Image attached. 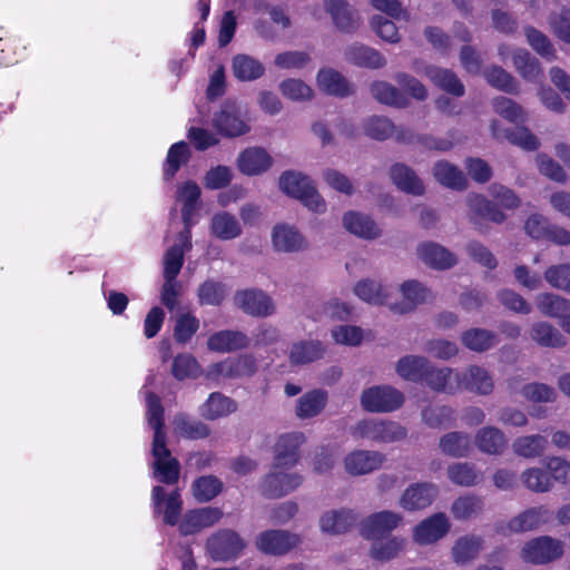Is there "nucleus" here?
<instances>
[{
  "label": "nucleus",
  "instance_id": "obj_1",
  "mask_svg": "<svg viewBox=\"0 0 570 570\" xmlns=\"http://www.w3.org/2000/svg\"><path fill=\"white\" fill-rule=\"evenodd\" d=\"M154 377L149 376L141 390L146 402V419L154 429L153 455L155 458L154 466L157 478L164 483H176L179 478V463L171 458L170 451L166 446V434L164 426V407L160 397L149 391L147 386L151 384Z\"/></svg>",
  "mask_w": 570,
  "mask_h": 570
},
{
  "label": "nucleus",
  "instance_id": "obj_2",
  "mask_svg": "<svg viewBox=\"0 0 570 570\" xmlns=\"http://www.w3.org/2000/svg\"><path fill=\"white\" fill-rule=\"evenodd\" d=\"M493 200H489L481 194L471 193L466 196V205L471 210V223L479 226L482 220L502 224L507 215L499 208L512 210L520 206L519 196L511 189L500 184H492L489 188Z\"/></svg>",
  "mask_w": 570,
  "mask_h": 570
},
{
  "label": "nucleus",
  "instance_id": "obj_3",
  "mask_svg": "<svg viewBox=\"0 0 570 570\" xmlns=\"http://www.w3.org/2000/svg\"><path fill=\"white\" fill-rule=\"evenodd\" d=\"M397 374L412 382H424L436 391H452V371L435 367L428 358H400Z\"/></svg>",
  "mask_w": 570,
  "mask_h": 570
},
{
  "label": "nucleus",
  "instance_id": "obj_4",
  "mask_svg": "<svg viewBox=\"0 0 570 570\" xmlns=\"http://www.w3.org/2000/svg\"><path fill=\"white\" fill-rule=\"evenodd\" d=\"M278 185L284 194L298 199L311 212L322 214L326 210L324 198L308 176L295 170H285L279 176Z\"/></svg>",
  "mask_w": 570,
  "mask_h": 570
},
{
  "label": "nucleus",
  "instance_id": "obj_5",
  "mask_svg": "<svg viewBox=\"0 0 570 570\" xmlns=\"http://www.w3.org/2000/svg\"><path fill=\"white\" fill-rule=\"evenodd\" d=\"M213 127L226 138H237L250 131V125L242 107L234 100H225L214 114Z\"/></svg>",
  "mask_w": 570,
  "mask_h": 570
},
{
  "label": "nucleus",
  "instance_id": "obj_6",
  "mask_svg": "<svg viewBox=\"0 0 570 570\" xmlns=\"http://www.w3.org/2000/svg\"><path fill=\"white\" fill-rule=\"evenodd\" d=\"M355 439H367L379 443L397 442L407 435L406 429L394 421L368 419L357 422L352 428Z\"/></svg>",
  "mask_w": 570,
  "mask_h": 570
},
{
  "label": "nucleus",
  "instance_id": "obj_7",
  "mask_svg": "<svg viewBox=\"0 0 570 570\" xmlns=\"http://www.w3.org/2000/svg\"><path fill=\"white\" fill-rule=\"evenodd\" d=\"M404 401V394L391 385L372 386L361 394V405L371 413L396 411L403 405Z\"/></svg>",
  "mask_w": 570,
  "mask_h": 570
},
{
  "label": "nucleus",
  "instance_id": "obj_8",
  "mask_svg": "<svg viewBox=\"0 0 570 570\" xmlns=\"http://www.w3.org/2000/svg\"><path fill=\"white\" fill-rule=\"evenodd\" d=\"M563 554V542L549 535H542L528 541L522 550L523 561L533 564L552 562Z\"/></svg>",
  "mask_w": 570,
  "mask_h": 570
},
{
  "label": "nucleus",
  "instance_id": "obj_9",
  "mask_svg": "<svg viewBox=\"0 0 570 570\" xmlns=\"http://www.w3.org/2000/svg\"><path fill=\"white\" fill-rule=\"evenodd\" d=\"M289 469L273 464L272 471L262 482V492L269 498H281L296 490L303 483V476L297 472L287 471Z\"/></svg>",
  "mask_w": 570,
  "mask_h": 570
},
{
  "label": "nucleus",
  "instance_id": "obj_10",
  "mask_svg": "<svg viewBox=\"0 0 570 570\" xmlns=\"http://www.w3.org/2000/svg\"><path fill=\"white\" fill-rule=\"evenodd\" d=\"M298 534L286 530H266L256 538V548L269 556H284L301 544Z\"/></svg>",
  "mask_w": 570,
  "mask_h": 570
},
{
  "label": "nucleus",
  "instance_id": "obj_11",
  "mask_svg": "<svg viewBox=\"0 0 570 570\" xmlns=\"http://www.w3.org/2000/svg\"><path fill=\"white\" fill-rule=\"evenodd\" d=\"M386 455L380 451L353 450L343 459L344 471L351 476L373 473L383 466Z\"/></svg>",
  "mask_w": 570,
  "mask_h": 570
},
{
  "label": "nucleus",
  "instance_id": "obj_12",
  "mask_svg": "<svg viewBox=\"0 0 570 570\" xmlns=\"http://www.w3.org/2000/svg\"><path fill=\"white\" fill-rule=\"evenodd\" d=\"M453 393L456 390H466L480 395H488L492 392L494 383L491 375L482 367L470 366L462 373H452Z\"/></svg>",
  "mask_w": 570,
  "mask_h": 570
},
{
  "label": "nucleus",
  "instance_id": "obj_13",
  "mask_svg": "<svg viewBox=\"0 0 570 570\" xmlns=\"http://www.w3.org/2000/svg\"><path fill=\"white\" fill-rule=\"evenodd\" d=\"M403 521L402 514L383 510L366 517L360 523V532L365 539H380L397 529Z\"/></svg>",
  "mask_w": 570,
  "mask_h": 570
},
{
  "label": "nucleus",
  "instance_id": "obj_14",
  "mask_svg": "<svg viewBox=\"0 0 570 570\" xmlns=\"http://www.w3.org/2000/svg\"><path fill=\"white\" fill-rule=\"evenodd\" d=\"M245 547L239 535L232 530H222L207 540V551L213 559L227 561L236 558Z\"/></svg>",
  "mask_w": 570,
  "mask_h": 570
},
{
  "label": "nucleus",
  "instance_id": "obj_15",
  "mask_svg": "<svg viewBox=\"0 0 570 570\" xmlns=\"http://www.w3.org/2000/svg\"><path fill=\"white\" fill-rule=\"evenodd\" d=\"M439 495V487L432 482L409 485L400 497L399 504L406 511H419L430 507Z\"/></svg>",
  "mask_w": 570,
  "mask_h": 570
},
{
  "label": "nucleus",
  "instance_id": "obj_16",
  "mask_svg": "<svg viewBox=\"0 0 570 570\" xmlns=\"http://www.w3.org/2000/svg\"><path fill=\"white\" fill-rule=\"evenodd\" d=\"M273 163L268 151L258 146L243 149L236 159L237 169L248 177L263 175L272 168Z\"/></svg>",
  "mask_w": 570,
  "mask_h": 570
},
{
  "label": "nucleus",
  "instance_id": "obj_17",
  "mask_svg": "<svg viewBox=\"0 0 570 570\" xmlns=\"http://www.w3.org/2000/svg\"><path fill=\"white\" fill-rule=\"evenodd\" d=\"M305 442L301 432H289L278 436L274 445V464L277 468H293L299 461V446Z\"/></svg>",
  "mask_w": 570,
  "mask_h": 570
},
{
  "label": "nucleus",
  "instance_id": "obj_18",
  "mask_svg": "<svg viewBox=\"0 0 570 570\" xmlns=\"http://www.w3.org/2000/svg\"><path fill=\"white\" fill-rule=\"evenodd\" d=\"M450 531L448 517L442 513H434L422 520L413 530V540L420 546L435 543Z\"/></svg>",
  "mask_w": 570,
  "mask_h": 570
},
{
  "label": "nucleus",
  "instance_id": "obj_19",
  "mask_svg": "<svg viewBox=\"0 0 570 570\" xmlns=\"http://www.w3.org/2000/svg\"><path fill=\"white\" fill-rule=\"evenodd\" d=\"M234 301L244 313L252 316H268L274 312L271 297L261 289L237 291Z\"/></svg>",
  "mask_w": 570,
  "mask_h": 570
},
{
  "label": "nucleus",
  "instance_id": "obj_20",
  "mask_svg": "<svg viewBox=\"0 0 570 570\" xmlns=\"http://www.w3.org/2000/svg\"><path fill=\"white\" fill-rule=\"evenodd\" d=\"M324 6L341 32L353 33L358 29L361 24L358 12L346 0H325Z\"/></svg>",
  "mask_w": 570,
  "mask_h": 570
},
{
  "label": "nucleus",
  "instance_id": "obj_21",
  "mask_svg": "<svg viewBox=\"0 0 570 570\" xmlns=\"http://www.w3.org/2000/svg\"><path fill=\"white\" fill-rule=\"evenodd\" d=\"M402 301L389 304L390 309L395 314H406L416 308L419 304L426 302L431 293L420 282L411 279L401 286Z\"/></svg>",
  "mask_w": 570,
  "mask_h": 570
},
{
  "label": "nucleus",
  "instance_id": "obj_22",
  "mask_svg": "<svg viewBox=\"0 0 570 570\" xmlns=\"http://www.w3.org/2000/svg\"><path fill=\"white\" fill-rule=\"evenodd\" d=\"M249 337L240 332L223 330L215 332L207 340V347L216 353H234L248 347Z\"/></svg>",
  "mask_w": 570,
  "mask_h": 570
},
{
  "label": "nucleus",
  "instance_id": "obj_23",
  "mask_svg": "<svg viewBox=\"0 0 570 570\" xmlns=\"http://www.w3.org/2000/svg\"><path fill=\"white\" fill-rule=\"evenodd\" d=\"M222 515L219 509L212 507L188 511L179 524V531L184 535L194 534L218 522Z\"/></svg>",
  "mask_w": 570,
  "mask_h": 570
},
{
  "label": "nucleus",
  "instance_id": "obj_24",
  "mask_svg": "<svg viewBox=\"0 0 570 570\" xmlns=\"http://www.w3.org/2000/svg\"><path fill=\"white\" fill-rule=\"evenodd\" d=\"M474 443L484 454L501 455L508 446V439L499 428L488 425L476 431Z\"/></svg>",
  "mask_w": 570,
  "mask_h": 570
},
{
  "label": "nucleus",
  "instance_id": "obj_25",
  "mask_svg": "<svg viewBox=\"0 0 570 570\" xmlns=\"http://www.w3.org/2000/svg\"><path fill=\"white\" fill-rule=\"evenodd\" d=\"M357 521L356 514L350 509H337L324 512L320 518V528L330 534L347 532Z\"/></svg>",
  "mask_w": 570,
  "mask_h": 570
},
{
  "label": "nucleus",
  "instance_id": "obj_26",
  "mask_svg": "<svg viewBox=\"0 0 570 570\" xmlns=\"http://www.w3.org/2000/svg\"><path fill=\"white\" fill-rule=\"evenodd\" d=\"M237 411V403L220 392H213L199 406V415L209 421H215L230 415Z\"/></svg>",
  "mask_w": 570,
  "mask_h": 570
},
{
  "label": "nucleus",
  "instance_id": "obj_27",
  "mask_svg": "<svg viewBox=\"0 0 570 570\" xmlns=\"http://www.w3.org/2000/svg\"><path fill=\"white\" fill-rule=\"evenodd\" d=\"M552 512L543 505L530 508L517 517L512 518L508 527L513 532H524L534 530L551 519Z\"/></svg>",
  "mask_w": 570,
  "mask_h": 570
},
{
  "label": "nucleus",
  "instance_id": "obj_28",
  "mask_svg": "<svg viewBox=\"0 0 570 570\" xmlns=\"http://www.w3.org/2000/svg\"><path fill=\"white\" fill-rule=\"evenodd\" d=\"M255 358H223L213 368L207 370L208 379L250 375L255 372Z\"/></svg>",
  "mask_w": 570,
  "mask_h": 570
},
{
  "label": "nucleus",
  "instance_id": "obj_29",
  "mask_svg": "<svg viewBox=\"0 0 570 570\" xmlns=\"http://www.w3.org/2000/svg\"><path fill=\"white\" fill-rule=\"evenodd\" d=\"M345 59L358 67L379 69L385 66L386 60L383 55L371 47L362 43H353L344 50Z\"/></svg>",
  "mask_w": 570,
  "mask_h": 570
},
{
  "label": "nucleus",
  "instance_id": "obj_30",
  "mask_svg": "<svg viewBox=\"0 0 570 570\" xmlns=\"http://www.w3.org/2000/svg\"><path fill=\"white\" fill-rule=\"evenodd\" d=\"M417 255L424 264L434 269L451 268L456 262L451 252L433 242L421 244L417 247Z\"/></svg>",
  "mask_w": 570,
  "mask_h": 570
},
{
  "label": "nucleus",
  "instance_id": "obj_31",
  "mask_svg": "<svg viewBox=\"0 0 570 570\" xmlns=\"http://www.w3.org/2000/svg\"><path fill=\"white\" fill-rule=\"evenodd\" d=\"M317 85L322 91L340 98L354 94L353 86L334 69H321L317 73Z\"/></svg>",
  "mask_w": 570,
  "mask_h": 570
},
{
  "label": "nucleus",
  "instance_id": "obj_32",
  "mask_svg": "<svg viewBox=\"0 0 570 570\" xmlns=\"http://www.w3.org/2000/svg\"><path fill=\"white\" fill-rule=\"evenodd\" d=\"M390 176L393 184L402 191L421 196L425 191L422 180L415 171L404 164L396 163L391 167Z\"/></svg>",
  "mask_w": 570,
  "mask_h": 570
},
{
  "label": "nucleus",
  "instance_id": "obj_33",
  "mask_svg": "<svg viewBox=\"0 0 570 570\" xmlns=\"http://www.w3.org/2000/svg\"><path fill=\"white\" fill-rule=\"evenodd\" d=\"M425 76L443 91L455 96L462 97L465 92L464 85L459 77L450 69L440 68L436 66H428L425 68Z\"/></svg>",
  "mask_w": 570,
  "mask_h": 570
},
{
  "label": "nucleus",
  "instance_id": "obj_34",
  "mask_svg": "<svg viewBox=\"0 0 570 570\" xmlns=\"http://www.w3.org/2000/svg\"><path fill=\"white\" fill-rule=\"evenodd\" d=\"M433 176L439 184L450 189L464 190L468 187L463 171L446 160H439L434 164Z\"/></svg>",
  "mask_w": 570,
  "mask_h": 570
},
{
  "label": "nucleus",
  "instance_id": "obj_35",
  "mask_svg": "<svg viewBox=\"0 0 570 570\" xmlns=\"http://www.w3.org/2000/svg\"><path fill=\"white\" fill-rule=\"evenodd\" d=\"M439 449L448 456L466 458L472 450L470 435L461 431L448 432L440 438Z\"/></svg>",
  "mask_w": 570,
  "mask_h": 570
},
{
  "label": "nucleus",
  "instance_id": "obj_36",
  "mask_svg": "<svg viewBox=\"0 0 570 570\" xmlns=\"http://www.w3.org/2000/svg\"><path fill=\"white\" fill-rule=\"evenodd\" d=\"M343 225L350 233L358 237L374 239L381 235V230L375 222L371 217L357 212L351 210L345 213Z\"/></svg>",
  "mask_w": 570,
  "mask_h": 570
},
{
  "label": "nucleus",
  "instance_id": "obj_37",
  "mask_svg": "<svg viewBox=\"0 0 570 570\" xmlns=\"http://www.w3.org/2000/svg\"><path fill=\"white\" fill-rule=\"evenodd\" d=\"M449 480L460 487L471 488L483 481L482 472L471 462H455L448 466Z\"/></svg>",
  "mask_w": 570,
  "mask_h": 570
},
{
  "label": "nucleus",
  "instance_id": "obj_38",
  "mask_svg": "<svg viewBox=\"0 0 570 570\" xmlns=\"http://www.w3.org/2000/svg\"><path fill=\"white\" fill-rule=\"evenodd\" d=\"M272 242L276 250L298 252L305 248V239L295 228L286 225H277L273 229Z\"/></svg>",
  "mask_w": 570,
  "mask_h": 570
},
{
  "label": "nucleus",
  "instance_id": "obj_39",
  "mask_svg": "<svg viewBox=\"0 0 570 570\" xmlns=\"http://www.w3.org/2000/svg\"><path fill=\"white\" fill-rule=\"evenodd\" d=\"M229 294V287L217 279L207 278L197 288V299L200 306H220Z\"/></svg>",
  "mask_w": 570,
  "mask_h": 570
},
{
  "label": "nucleus",
  "instance_id": "obj_40",
  "mask_svg": "<svg viewBox=\"0 0 570 570\" xmlns=\"http://www.w3.org/2000/svg\"><path fill=\"white\" fill-rule=\"evenodd\" d=\"M153 500L157 512L161 511V504L165 502L164 521L169 525H175L181 511V500L177 491L171 492L165 500V490L161 487H155L153 490Z\"/></svg>",
  "mask_w": 570,
  "mask_h": 570
},
{
  "label": "nucleus",
  "instance_id": "obj_41",
  "mask_svg": "<svg viewBox=\"0 0 570 570\" xmlns=\"http://www.w3.org/2000/svg\"><path fill=\"white\" fill-rule=\"evenodd\" d=\"M461 341L466 348L482 353L498 345L499 337L493 331L473 327L462 333Z\"/></svg>",
  "mask_w": 570,
  "mask_h": 570
},
{
  "label": "nucleus",
  "instance_id": "obj_42",
  "mask_svg": "<svg viewBox=\"0 0 570 570\" xmlns=\"http://www.w3.org/2000/svg\"><path fill=\"white\" fill-rule=\"evenodd\" d=\"M483 548L480 537L468 534L459 538L452 548V558L458 564H466L474 560Z\"/></svg>",
  "mask_w": 570,
  "mask_h": 570
},
{
  "label": "nucleus",
  "instance_id": "obj_43",
  "mask_svg": "<svg viewBox=\"0 0 570 570\" xmlns=\"http://www.w3.org/2000/svg\"><path fill=\"white\" fill-rule=\"evenodd\" d=\"M548 446V440L541 434L522 435L512 443L513 452L524 459L541 456Z\"/></svg>",
  "mask_w": 570,
  "mask_h": 570
},
{
  "label": "nucleus",
  "instance_id": "obj_44",
  "mask_svg": "<svg viewBox=\"0 0 570 570\" xmlns=\"http://www.w3.org/2000/svg\"><path fill=\"white\" fill-rule=\"evenodd\" d=\"M370 548L372 559L386 562L397 558L404 550L406 540L401 537H391L386 540L374 539Z\"/></svg>",
  "mask_w": 570,
  "mask_h": 570
},
{
  "label": "nucleus",
  "instance_id": "obj_45",
  "mask_svg": "<svg viewBox=\"0 0 570 570\" xmlns=\"http://www.w3.org/2000/svg\"><path fill=\"white\" fill-rule=\"evenodd\" d=\"M233 72L240 81H253L264 75L265 67L259 60L240 53L233 59Z\"/></svg>",
  "mask_w": 570,
  "mask_h": 570
},
{
  "label": "nucleus",
  "instance_id": "obj_46",
  "mask_svg": "<svg viewBox=\"0 0 570 570\" xmlns=\"http://www.w3.org/2000/svg\"><path fill=\"white\" fill-rule=\"evenodd\" d=\"M512 61L519 75L525 80L537 81L543 76L539 60L525 49L514 50Z\"/></svg>",
  "mask_w": 570,
  "mask_h": 570
},
{
  "label": "nucleus",
  "instance_id": "obj_47",
  "mask_svg": "<svg viewBox=\"0 0 570 570\" xmlns=\"http://www.w3.org/2000/svg\"><path fill=\"white\" fill-rule=\"evenodd\" d=\"M189 158L190 150L187 142L181 140L173 144L168 149L167 157L164 163V178L166 180L173 179L180 167L185 165Z\"/></svg>",
  "mask_w": 570,
  "mask_h": 570
},
{
  "label": "nucleus",
  "instance_id": "obj_48",
  "mask_svg": "<svg viewBox=\"0 0 570 570\" xmlns=\"http://www.w3.org/2000/svg\"><path fill=\"white\" fill-rule=\"evenodd\" d=\"M210 230L214 236L223 240L234 239L242 234L237 219L227 212L217 213L213 216Z\"/></svg>",
  "mask_w": 570,
  "mask_h": 570
},
{
  "label": "nucleus",
  "instance_id": "obj_49",
  "mask_svg": "<svg viewBox=\"0 0 570 570\" xmlns=\"http://www.w3.org/2000/svg\"><path fill=\"white\" fill-rule=\"evenodd\" d=\"M537 306L543 315L559 320L570 313V299L552 293L538 295Z\"/></svg>",
  "mask_w": 570,
  "mask_h": 570
},
{
  "label": "nucleus",
  "instance_id": "obj_50",
  "mask_svg": "<svg viewBox=\"0 0 570 570\" xmlns=\"http://www.w3.org/2000/svg\"><path fill=\"white\" fill-rule=\"evenodd\" d=\"M530 336L541 346L561 347L566 345V338L560 331L548 322L534 323L531 327Z\"/></svg>",
  "mask_w": 570,
  "mask_h": 570
},
{
  "label": "nucleus",
  "instance_id": "obj_51",
  "mask_svg": "<svg viewBox=\"0 0 570 570\" xmlns=\"http://www.w3.org/2000/svg\"><path fill=\"white\" fill-rule=\"evenodd\" d=\"M372 96L381 104L404 108L407 106V98L400 89L386 81H375L371 85Z\"/></svg>",
  "mask_w": 570,
  "mask_h": 570
},
{
  "label": "nucleus",
  "instance_id": "obj_52",
  "mask_svg": "<svg viewBox=\"0 0 570 570\" xmlns=\"http://www.w3.org/2000/svg\"><path fill=\"white\" fill-rule=\"evenodd\" d=\"M326 404V393L320 390L311 391L301 396L296 405V415L299 419H309L318 415Z\"/></svg>",
  "mask_w": 570,
  "mask_h": 570
},
{
  "label": "nucleus",
  "instance_id": "obj_53",
  "mask_svg": "<svg viewBox=\"0 0 570 570\" xmlns=\"http://www.w3.org/2000/svg\"><path fill=\"white\" fill-rule=\"evenodd\" d=\"M482 509V498L474 494H465L453 501L451 512L456 520H466L476 517L481 513Z\"/></svg>",
  "mask_w": 570,
  "mask_h": 570
},
{
  "label": "nucleus",
  "instance_id": "obj_54",
  "mask_svg": "<svg viewBox=\"0 0 570 570\" xmlns=\"http://www.w3.org/2000/svg\"><path fill=\"white\" fill-rule=\"evenodd\" d=\"M175 431L186 439L197 440L209 435V428L198 420H191L185 414H177L174 419Z\"/></svg>",
  "mask_w": 570,
  "mask_h": 570
},
{
  "label": "nucleus",
  "instance_id": "obj_55",
  "mask_svg": "<svg viewBox=\"0 0 570 570\" xmlns=\"http://www.w3.org/2000/svg\"><path fill=\"white\" fill-rule=\"evenodd\" d=\"M484 76L489 85L493 88L511 95L519 92V85L515 78L500 66L489 67L484 71Z\"/></svg>",
  "mask_w": 570,
  "mask_h": 570
},
{
  "label": "nucleus",
  "instance_id": "obj_56",
  "mask_svg": "<svg viewBox=\"0 0 570 570\" xmlns=\"http://www.w3.org/2000/svg\"><path fill=\"white\" fill-rule=\"evenodd\" d=\"M354 293L362 301L375 305L387 304V292L384 286L372 279H362L354 286Z\"/></svg>",
  "mask_w": 570,
  "mask_h": 570
},
{
  "label": "nucleus",
  "instance_id": "obj_57",
  "mask_svg": "<svg viewBox=\"0 0 570 570\" xmlns=\"http://www.w3.org/2000/svg\"><path fill=\"white\" fill-rule=\"evenodd\" d=\"M199 320L191 313L186 312L177 316L174 326V340L176 343L186 344L199 330Z\"/></svg>",
  "mask_w": 570,
  "mask_h": 570
},
{
  "label": "nucleus",
  "instance_id": "obj_58",
  "mask_svg": "<svg viewBox=\"0 0 570 570\" xmlns=\"http://www.w3.org/2000/svg\"><path fill=\"white\" fill-rule=\"evenodd\" d=\"M521 480L527 489L544 493L552 489L553 482L549 473L540 468H530L522 472Z\"/></svg>",
  "mask_w": 570,
  "mask_h": 570
},
{
  "label": "nucleus",
  "instance_id": "obj_59",
  "mask_svg": "<svg viewBox=\"0 0 570 570\" xmlns=\"http://www.w3.org/2000/svg\"><path fill=\"white\" fill-rule=\"evenodd\" d=\"M423 422L432 429L451 426L455 421L454 411L449 406H430L422 412Z\"/></svg>",
  "mask_w": 570,
  "mask_h": 570
},
{
  "label": "nucleus",
  "instance_id": "obj_60",
  "mask_svg": "<svg viewBox=\"0 0 570 570\" xmlns=\"http://www.w3.org/2000/svg\"><path fill=\"white\" fill-rule=\"evenodd\" d=\"M222 489V481L213 475L200 476L193 483V494L199 502L213 500Z\"/></svg>",
  "mask_w": 570,
  "mask_h": 570
},
{
  "label": "nucleus",
  "instance_id": "obj_61",
  "mask_svg": "<svg viewBox=\"0 0 570 570\" xmlns=\"http://www.w3.org/2000/svg\"><path fill=\"white\" fill-rule=\"evenodd\" d=\"M524 33L527 36L529 45L541 57L546 58L548 61H552L556 59V50L553 48V45L543 32L535 29L534 27L528 26L524 28Z\"/></svg>",
  "mask_w": 570,
  "mask_h": 570
},
{
  "label": "nucleus",
  "instance_id": "obj_62",
  "mask_svg": "<svg viewBox=\"0 0 570 570\" xmlns=\"http://www.w3.org/2000/svg\"><path fill=\"white\" fill-rule=\"evenodd\" d=\"M364 132L372 139L385 140L394 134L393 122L382 116H372L363 125Z\"/></svg>",
  "mask_w": 570,
  "mask_h": 570
},
{
  "label": "nucleus",
  "instance_id": "obj_63",
  "mask_svg": "<svg viewBox=\"0 0 570 570\" xmlns=\"http://www.w3.org/2000/svg\"><path fill=\"white\" fill-rule=\"evenodd\" d=\"M504 138L514 146H519L524 150L534 151L539 148L540 142L527 127H515L504 131Z\"/></svg>",
  "mask_w": 570,
  "mask_h": 570
},
{
  "label": "nucleus",
  "instance_id": "obj_64",
  "mask_svg": "<svg viewBox=\"0 0 570 570\" xmlns=\"http://www.w3.org/2000/svg\"><path fill=\"white\" fill-rule=\"evenodd\" d=\"M544 278L551 287L570 293V264H558L548 267L544 272Z\"/></svg>",
  "mask_w": 570,
  "mask_h": 570
}]
</instances>
